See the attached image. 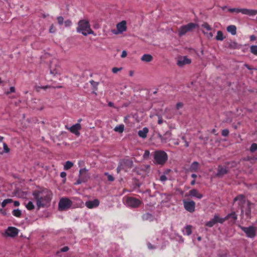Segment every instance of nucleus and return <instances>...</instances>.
I'll return each mask as SVG.
<instances>
[{
	"label": "nucleus",
	"instance_id": "obj_1",
	"mask_svg": "<svg viewBox=\"0 0 257 257\" xmlns=\"http://www.w3.org/2000/svg\"><path fill=\"white\" fill-rule=\"evenodd\" d=\"M34 199L36 201L38 209L45 207L50 202L52 193L48 189H44L41 191H35L33 193Z\"/></svg>",
	"mask_w": 257,
	"mask_h": 257
},
{
	"label": "nucleus",
	"instance_id": "obj_2",
	"mask_svg": "<svg viewBox=\"0 0 257 257\" xmlns=\"http://www.w3.org/2000/svg\"><path fill=\"white\" fill-rule=\"evenodd\" d=\"M234 202H237V204L240 207L241 213L244 214L247 216H249L250 214V203L245 200V197L243 195H239L233 200Z\"/></svg>",
	"mask_w": 257,
	"mask_h": 257
},
{
	"label": "nucleus",
	"instance_id": "obj_3",
	"mask_svg": "<svg viewBox=\"0 0 257 257\" xmlns=\"http://www.w3.org/2000/svg\"><path fill=\"white\" fill-rule=\"evenodd\" d=\"M76 31L84 36H87L88 34L95 35L90 28L89 22L86 20H82L78 22Z\"/></svg>",
	"mask_w": 257,
	"mask_h": 257
},
{
	"label": "nucleus",
	"instance_id": "obj_4",
	"mask_svg": "<svg viewBox=\"0 0 257 257\" xmlns=\"http://www.w3.org/2000/svg\"><path fill=\"white\" fill-rule=\"evenodd\" d=\"M154 158L156 163L163 165L167 160L168 155L164 151H157L154 152Z\"/></svg>",
	"mask_w": 257,
	"mask_h": 257
},
{
	"label": "nucleus",
	"instance_id": "obj_5",
	"mask_svg": "<svg viewBox=\"0 0 257 257\" xmlns=\"http://www.w3.org/2000/svg\"><path fill=\"white\" fill-rule=\"evenodd\" d=\"M133 162L129 159H124L119 162V165L116 169L117 173L121 170L127 171L128 169L132 168Z\"/></svg>",
	"mask_w": 257,
	"mask_h": 257
},
{
	"label": "nucleus",
	"instance_id": "obj_6",
	"mask_svg": "<svg viewBox=\"0 0 257 257\" xmlns=\"http://www.w3.org/2000/svg\"><path fill=\"white\" fill-rule=\"evenodd\" d=\"M72 201L68 198H61L59 202L58 208L60 211L68 209L72 205Z\"/></svg>",
	"mask_w": 257,
	"mask_h": 257
},
{
	"label": "nucleus",
	"instance_id": "obj_7",
	"mask_svg": "<svg viewBox=\"0 0 257 257\" xmlns=\"http://www.w3.org/2000/svg\"><path fill=\"white\" fill-rule=\"evenodd\" d=\"M239 227L246 234L247 237L252 238L255 237L256 229L254 227L252 226L243 227L241 225H239Z\"/></svg>",
	"mask_w": 257,
	"mask_h": 257
},
{
	"label": "nucleus",
	"instance_id": "obj_8",
	"mask_svg": "<svg viewBox=\"0 0 257 257\" xmlns=\"http://www.w3.org/2000/svg\"><path fill=\"white\" fill-rule=\"evenodd\" d=\"M141 203V201L139 199L131 197H127L125 200V204L126 205L132 208L139 207Z\"/></svg>",
	"mask_w": 257,
	"mask_h": 257
},
{
	"label": "nucleus",
	"instance_id": "obj_9",
	"mask_svg": "<svg viewBox=\"0 0 257 257\" xmlns=\"http://www.w3.org/2000/svg\"><path fill=\"white\" fill-rule=\"evenodd\" d=\"M197 25L194 23H189L187 25L181 26L179 29V35L182 36L187 32H189L196 27Z\"/></svg>",
	"mask_w": 257,
	"mask_h": 257
},
{
	"label": "nucleus",
	"instance_id": "obj_10",
	"mask_svg": "<svg viewBox=\"0 0 257 257\" xmlns=\"http://www.w3.org/2000/svg\"><path fill=\"white\" fill-rule=\"evenodd\" d=\"M201 27L202 28V32L205 35V36L208 39L211 38L213 34L211 32H209L212 30V28L207 23H204Z\"/></svg>",
	"mask_w": 257,
	"mask_h": 257
},
{
	"label": "nucleus",
	"instance_id": "obj_11",
	"mask_svg": "<svg viewBox=\"0 0 257 257\" xmlns=\"http://www.w3.org/2000/svg\"><path fill=\"white\" fill-rule=\"evenodd\" d=\"M184 208L190 212H193L195 210V203L193 201L183 200Z\"/></svg>",
	"mask_w": 257,
	"mask_h": 257
},
{
	"label": "nucleus",
	"instance_id": "obj_12",
	"mask_svg": "<svg viewBox=\"0 0 257 257\" xmlns=\"http://www.w3.org/2000/svg\"><path fill=\"white\" fill-rule=\"evenodd\" d=\"M19 230L15 227H9L5 232V234L7 236L15 237L18 235Z\"/></svg>",
	"mask_w": 257,
	"mask_h": 257
},
{
	"label": "nucleus",
	"instance_id": "obj_13",
	"mask_svg": "<svg viewBox=\"0 0 257 257\" xmlns=\"http://www.w3.org/2000/svg\"><path fill=\"white\" fill-rule=\"evenodd\" d=\"M191 63V60L190 59L188 58L187 56H183L178 59L177 64L179 67H183Z\"/></svg>",
	"mask_w": 257,
	"mask_h": 257
},
{
	"label": "nucleus",
	"instance_id": "obj_14",
	"mask_svg": "<svg viewBox=\"0 0 257 257\" xmlns=\"http://www.w3.org/2000/svg\"><path fill=\"white\" fill-rule=\"evenodd\" d=\"M67 129H68L72 133L77 135H79V131L81 129V125L79 123H77L70 127L66 126Z\"/></svg>",
	"mask_w": 257,
	"mask_h": 257
},
{
	"label": "nucleus",
	"instance_id": "obj_15",
	"mask_svg": "<svg viewBox=\"0 0 257 257\" xmlns=\"http://www.w3.org/2000/svg\"><path fill=\"white\" fill-rule=\"evenodd\" d=\"M99 204V201L98 199H94L91 201L86 202V206L89 209H92L97 207Z\"/></svg>",
	"mask_w": 257,
	"mask_h": 257
},
{
	"label": "nucleus",
	"instance_id": "obj_16",
	"mask_svg": "<svg viewBox=\"0 0 257 257\" xmlns=\"http://www.w3.org/2000/svg\"><path fill=\"white\" fill-rule=\"evenodd\" d=\"M241 13L244 15H246L249 16H253L257 14V10L248 9H241Z\"/></svg>",
	"mask_w": 257,
	"mask_h": 257
},
{
	"label": "nucleus",
	"instance_id": "obj_17",
	"mask_svg": "<svg viewBox=\"0 0 257 257\" xmlns=\"http://www.w3.org/2000/svg\"><path fill=\"white\" fill-rule=\"evenodd\" d=\"M116 28L118 31V33H121L125 31L126 30V22L125 21L121 22L116 25ZM114 33L117 34V33Z\"/></svg>",
	"mask_w": 257,
	"mask_h": 257
},
{
	"label": "nucleus",
	"instance_id": "obj_18",
	"mask_svg": "<svg viewBox=\"0 0 257 257\" xmlns=\"http://www.w3.org/2000/svg\"><path fill=\"white\" fill-rule=\"evenodd\" d=\"M189 193L191 196L196 197L199 199L203 197V195L195 189L191 190Z\"/></svg>",
	"mask_w": 257,
	"mask_h": 257
},
{
	"label": "nucleus",
	"instance_id": "obj_19",
	"mask_svg": "<svg viewBox=\"0 0 257 257\" xmlns=\"http://www.w3.org/2000/svg\"><path fill=\"white\" fill-rule=\"evenodd\" d=\"M148 132V128L147 127H144L143 130L139 131L138 135L140 137L144 139L147 137Z\"/></svg>",
	"mask_w": 257,
	"mask_h": 257
},
{
	"label": "nucleus",
	"instance_id": "obj_20",
	"mask_svg": "<svg viewBox=\"0 0 257 257\" xmlns=\"http://www.w3.org/2000/svg\"><path fill=\"white\" fill-rule=\"evenodd\" d=\"M142 218L145 221H152L154 220V217L152 214L146 213L143 215Z\"/></svg>",
	"mask_w": 257,
	"mask_h": 257
},
{
	"label": "nucleus",
	"instance_id": "obj_21",
	"mask_svg": "<svg viewBox=\"0 0 257 257\" xmlns=\"http://www.w3.org/2000/svg\"><path fill=\"white\" fill-rule=\"evenodd\" d=\"M141 60L142 61L146 62H150L153 60V57L150 54H144L142 56L141 58Z\"/></svg>",
	"mask_w": 257,
	"mask_h": 257
},
{
	"label": "nucleus",
	"instance_id": "obj_22",
	"mask_svg": "<svg viewBox=\"0 0 257 257\" xmlns=\"http://www.w3.org/2000/svg\"><path fill=\"white\" fill-rule=\"evenodd\" d=\"M199 168V163L197 162H193L189 170L191 172H197Z\"/></svg>",
	"mask_w": 257,
	"mask_h": 257
},
{
	"label": "nucleus",
	"instance_id": "obj_23",
	"mask_svg": "<svg viewBox=\"0 0 257 257\" xmlns=\"http://www.w3.org/2000/svg\"><path fill=\"white\" fill-rule=\"evenodd\" d=\"M228 32L231 33L232 35L236 34V27L234 25H230L226 28Z\"/></svg>",
	"mask_w": 257,
	"mask_h": 257
},
{
	"label": "nucleus",
	"instance_id": "obj_24",
	"mask_svg": "<svg viewBox=\"0 0 257 257\" xmlns=\"http://www.w3.org/2000/svg\"><path fill=\"white\" fill-rule=\"evenodd\" d=\"M183 232L184 235H190L192 233V226H186Z\"/></svg>",
	"mask_w": 257,
	"mask_h": 257
},
{
	"label": "nucleus",
	"instance_id": "obj_25",
	"mask_svg": "<svg viewBox=\"0 0 257 257\" xmlns=\"http://www.w3.org/2000/svg\"><path fill=\"white\" fill-rule=\"evenodd\" d=\"M227 173V170L226 168L219 167L218 169L217 175L219 176H222Z\"/></svg>",
	"mask_w": 257,
	"mask_h": 257
},
{
	"label": "nucleus",
	"instance_id": "obj_26",
	"mask_svg": "<svg viewBox=\"0 0 257 257\" xmlns=\"http://www.w3.org/2000/svg\"><path fill=\"white\" fill-rule=\"evenodd\" d=\"M124 126L123 124H119L114 128V131L119 133H122L124 131Z\"/></svg>",
	"mask_w": 257,
	"mask_h": 257
},
{
	"label": "nucleus",
	"instance_id": "obj_27",
	"mask_svg": "<svg viewBox=\"0 0 257 257\" xmlns=\"http://www.w3.org/2000/svg\"><path fill=\"white\" fill-rule=\"evenodd\" d=\"M213 217L216 221V223L217 222L222 223L225 220H226V216H225L224 218H221L219 217L217 215H215Z\"/></svg>",
	"mask_w": 257,
	"mask_h": 257
},
{
	"label": "nucleus",
	"instance_id": "obj_28",
	"mask_svg": "<svg viewBox=\"0 0 257 257\" xmlns=\"http://www.w3.org/2000/svg\"><path fill=\"white\" fill-rule=\"evenodd\" d=\"M26 207L29 210H32L34 209L35 206L32 201H30L25 205Z\"/></svg>",
	"mask_w": 257,
	"mask_h": 257
},
{
	"label": "nucleus",
	"instance_id": "obj_29",
	"mask_svg": "<svg viewBox=\"0 0 257 257\" xmlns=\"http://www.w3.org/2000/svg\"><path fill=\"white\" fill-rule=\"evenodd\" d=\"M226 220L229 218H231L233 221H235L237 219V215L234 212H232L230 214H227L226 216Z\"/></svg>",
	"mask_w": 257,
	"mask_h": 257
},
{
	"label": "nucleus",
	"instance_id": "obj_30",
	"mask_svg": "<svg viewBox=\"0 0 257 257\" xmlns=\"http://www.w3.org/2000/svg\"><path fill=\"white\" fill-rule=\"evenodd\" d=\"M224 38L222 32L220 31H218L215 39L218 41H222Z\"/></svg>",
	"mask_w": 257,
	"mask_h": 257
},
{
	"label": "nucleus",
	"instance_id": "obj_31",
	"mask_svg": "<svg viewBox=\"0 0 257 257\" xmlns=\"http://www.w3.org/2000/svg\"><path fill=\"white\" fill-rule=\"evenodd\" d=\"M73 166V164L72 162L68 161L66 162L64 166V169L65 170H68L70 169L72 166Z\"/></svg>",
	"mask_w": 257,
	"mask_h": 257
},
{
	"label": "nucleus",
	"instance_id": "obj_32",
	"mask_svg": "<svg viewBox=\"0 0 257 257\" xmlns=\"http://www.w3.org/2000/svg\"><path fill=\"white\" fill-rule=\"evenodd\" d=\"M13 214L14 216H15L16 217H20L22 215V212L19 209H14L13 211Z\"/></svg>",
	"mask_w": 257,
	"mask_h": 257
},
{
	"label": "nucleus",
	"instance_id": "obj_33",
	"mask_svg": "<svg viewBox=\"0 0 257 257\" xmlns=\"http://www.w3.org/2000/svg\"><path fill=\"white\" fill-rule=\"evenodd\" d=\"M216 223V221L215 220L214 217L210 220V221L207 222L205 224L206 226L211 227Z\"/></svg>",
	"mask_w": 257,
	"mask_h": 257
},
{
	"label": "nucleus",
	"instance_id": "obj_34",
	"mask_svg": "<svg viewBox=\"0 0 257 257\" xmlns=\"http://www.w3.org/2000/svg\"><path fill=\"white\" fill-rule=\"evenodd\" d=\"M250 52L255 55H257V45H252L250 47Z\"/></svg>",
	"mask_w": 257,
	"mask_h": 257
},
{
	"label": "nucleus",
	"instance_id": "obj_35",
	"mask_svg": "<svg viewBox=\"0 0 257 257\" xmlns=\"http://www.w3.org/2000/svg\"><path fill=\"white\" fill-rule=\"evenodd\" d=\"M4 151L1 153V154L4 153H8L10 152V149L6 143H3Z\"/></svg>",
	"mask_w": 257,
	"mask_h": 257
},
{
	"label": "nucleus",
	"instance_id": "obj_36",
	"mask_svg": "<svg viewBox=\"0 0 257 257\" xmlns=\"http://www.w3.org/2000/svg\"><path fill=\"white\" fill-rule=\"evenodd\" d=\"M12 202V200L11 199H5L2 203V206L3 207H5L7 204L10 203Z\"/></svg>",
	"mask_w": 257,
	"mask_h": 257
},
{
	"label": "nucleus",
	"instance_id": "obj_37",
	"mask_svg": "<svg viewBox=\"0 0 257 257\" xmlns=\"http://www.w3.org/2000/svg\"><path fill=\"white\" fill-rule=\"evenodd\" d=\"M257 150V144L253 143L250 147V151L254 152Z\"/></svg>",
	"mask_w": 257,
	"mask_h": 257
},
{
	"label": "nucleus",
	"instance_id": "obj_38",
	"mask_svg": "<svg viewBox=\"0 0 257 257\" xmlns=\"http://www.w3.org/2000/svg\"><path fill=\"white\" fill-rule=\"evenodd\" d=\"M51 74H53L54 76H56L57 74H60V71L58 68L54 70L51 69Z\"/></svg>",
	"mask_w": 257,
	"mask_h": 257
},
{
	"label": "nucleus",
	"instance_id": "obj_39",
	"mask_svg": "<svg viewBox=\"0 0 257 257\" xmlns=\"http://www.w3.org/2000/svg\"><path fill=\"white\" fill-rule=\"evenodd\" d=\"M241 9L232 8V9H228V11L229 12H231V13L236 12L237 13H241Z\"/></svg>",
	"mask_w": 257,
	"mask_h": 257
},
{
	"label": "nucleus",
	"instance_id": "obj_40",
	"mask_svg": "<svg viewBox=\"0 0 257 257\" xmlns=\"http://www.w3.org/2000/svg\"><path fill=\"white\" fill-rule=\"evenodd\" d=\"M58 23L60 25H62L64 23V19L62 17L59 16L57 18Z\"/></svg>",
	"mask_w": 257,
	"mask_h": 257
},
{
	"label": "nucleus",
	"instance_id": "obj_41",
	"mask_svg": "<svg viewBox=\"0 0 257 257\" xmlns=\"http://www.w3.org/2000/svg\"><path fill=\"white\" fill-rule=\"evenodd\" d=\"M104 175L106 176L107 177V179L109 181H113L114 180V178H113V177L109 174L108 173L106 172L104 173Z\"/></svg>",
	"mask_w": 257,
	"mask_h": 257
},
{
	"label": "nucleus",
	"instance_id": "obj_42",
	"mask_svg": "<svg viewBox=\"0 0 257 257\" xmlns=\"http://www.w3.org/2000/svg\"><path fill=\"white\" fill-rule=\"evenodd\" d=\"M167 180V178L165 174L162 175L160 177V180L162 182H165Z\"/></svg>",
	"mask_w": 257,
	"mask_h": 257
},
{
	"label": "nucleus",
	"instance_id": "obj_43",
	"mask_svg": "<svg viewBox=\"0 0 257 257\" xmlns=\"http://www.w3.org/2000/svg\"><path fill=\"white\" fill-rule=\"evenodd\" d=\"M122 70V68L121 67H119V68H117V67H113L112 69V72L113 73H117L118 71H120Z\"/></svg>",
	"mask_w": 257,
	"mask_h": 257
},
{
	"label": "nucleus",
	"instance_id": "obj_44",
	"mask_svg": "<svg viewBox=\"0 0 257 257\" xmlns=\"http://www.w3.org/2000/svg\"><path fill=\"white\" fill-rule=\"evenodd\" d=\"M64 25L65 27H69L71 26L72 23L71 21L67 20L64 22Z\"/></svg>",
	"mask_w": 257,
	"mask_h": 257
},
{
	"label": "nucleus",
	"instance_id": "obj_45",
	"mask_svg": "<svg viewBox=\"0 0 257 257\" xmlns=\"http://www.w3.org/2000/svg\"><path fill=\"white\" fill-rule=\"evenodd\" d=\"M229 131L227 129L223 130L222 131V135L224 137H226L228 135Z\"/></svg>",
	"mask_w": 257,
	"mask_h": 257
},
{
	"label": "nucleus",
	"instance_id": "obj_46",
	"mask_svg": "<svg viewBox=\"0 0 257 257\" xmlns=\"http://www.w3.org/2000/svg\"><path fill=\"white\" fill-rule=\"evenodd\" d=\"M55 32H56V29L54 27V25H52L49 28V32L51 33H55Z\"/></svg>",
	"mask_w": 257,
	"mask_h": 257
},
{
	"label": "nucleus",
	"instance_id": "obj_47",
	"mask_svg": "<svg viewBox=\"0 0 257 257\" xmlns=\"http://www.w3.org/2000/svg\"><path fill=\"white\" fill-rule=\"evenodd\" d=\"M183 104L182 102H178L176 104V107L177 109H179L183 107Z\"/></svg>",
	"mask_w": 257,
	"mask_h": 257
},
{
	"label": "nucleus",
	"instance_id": "obj_48",
	"mask_svg": "<svg viewBox=\"0 0 257 257\" xmlns=\"http://www.w3.org/2000/svg\"><path fill=\"white\" fill-rule=\"evenodd\" d=\"M85 181V180L84 179H82L80 177V178L77 181L75 184H79L81 183L82 182H84Z\"/></svg>",
	"mask_w": 257,
	"mask_h": 257
},
{
	"label": "nucleus",
	"instance_id": "obj_49",
	"mask_svg": "<svg viewBox=\"0 0 257 257\" xmlns=\"http://www.w3.org/2000/svg\"><path fill=\"white\" fill-rule=\"evenodd\" d=\"M15 91V88L13 86H12L10 88V91H8L6 92L7 94H9L10 92H14Z\"/></svg>",
	"mask_w": 257,
	"mask_h": 257
},
{
	"label": "nucleus",
	"instance_id": "obj_50",
	"mask_svg": "<svg viewBox=\"0 0 257 257\" xmlns=\"http://www.w3.org/2000/svg\"><path fill=\"white\" fill-rule=\"evenodd\" d=\"M69 250L68 246H64L61 248L60 250L61 252H66Z\"/></svg>",
	"mask_w": 257,
	"mask_h": 257
},
{
	"label": "nucleus",
	"instance_id": "obj_51",
	"mask_svg": "<svg viewBox=\"0 0 257 257\" xmlns=\"http://www.w3.org/2000/svg\"><path fill=\"white\" fill-rule=\"evenodd\" d=\"M237 44L236 42H233L231 44H230V46L233 48H237Z\"/></svg>",
	"mask_w": 257,
	"mask_h": 257
},
{
	"label": "nucleus",
	"instance_id": "obj_52",
	"mask_svg": "<svg viewBox=\"0 0 257 257\" xmlns=\"http://www.w3.org/2000/svg\"><path fill=\"white\" fill-rule=\"evenodd\" d=\"M127 55V52L125 51H123L122 52V53H121V57L122 58H124Z\"/></svg>",
	"mask_w": 257,
	"mask_h": 257
},
{
	"label": "nucleus",
	"instance_id": "obj_53",
	"mask_svg": "<svg viewBox=\"0 0 257 257\" xmlns=\"http://www.w3.org/2000/svg\"><path fill=\"white\" fill-rule=\"evenodd\" d=\"M249 38H250V40L251 41H254V40H256V36H254V35H251V36H250Z\"/></svg>",
	"mask_w": 257,
	"mask_h": 257
},
{
	"label": "nucleus",
	"instance_id": "obj_54",
	"mask_svg": "<svg viewBox=\"0 0 257 257\" xmlns=\"http://www.w3.org/2000/svg\"><path fill=\"white\" fill-rule=\"evenodd\" d=\"M60 176L62 178H65V177L66 176V173L64 172H62L60 173Z\"/></svg>",
	"mask_w": 257,
	"mask_h": 257
},
{
	"label": "nucleus",
	"instance_id": "obj_55",
	"mask_svg": "<svg viewBox=\"0 0 257 257\" xmlns=\"http://www.w3.org/2000/svg\"><path fill=\"white\" fill-rule=\"evenodd\" d=\"M86 170L85 169H81L79 171L80 175H81L83 173H86Z\"/></svg>",
	"mask_w": 257,
	"mask_h": 257
},
{
	"label": "nucleus",
	"instance_id": "obj_56",
	"mask_svg": "<svg viewBox=\"0 0 257 257\" xmlns=\"http://www.w3.org/2000/svg\"><path fill=\"white\" fill-rule=\"evenodd\" d=\"M14 205L15 206H19L20 205V202L18 201H15L14 202Z\"/></svg>",
	"mask_w": 257,
	"mask_h": 257
},
{
	"label": "nucleus",
	"instance_id": "obj_57",
	"mask_svg": "<svg viewBox=\"0 0 257 257\" xmlns=\"http://www.w3.org/2000/svg\"><path fill=\"white\" fill-rule=\"evenodd\" d=\"M150 152L148 151H146L144 153V156L145 157H148L149 156Z\"/></svg>",
	"mask_w": 257,
	"mask_h": 257
},
{
	"label": "nucleus",
	"instance_id": "obj_58",
	"mask_svg": "<svg viewBox=\"0 0 257 257\" xmlns=\"http://www.w3.org/2000/svg\"><path fill=\"white\" fill-rule=\"evenodd\" d=\"M108 105L110 107H113L114 106L113 103H112V102H109L108 103Z\"/></svg>",
	"mask_w": 257,
	"mask_h": 257
},
{
	"label": "nucleus",
	"instance_id": "obj_59",
	"mask_svg": "<svg viewBox=\"0 0 257 257\" xmlns=\"http://www.w3.org/2000/svg\"><path fill=\"white\" fill-rule=\"evenodd\" d=\"M148 247L149 249H153V247L152 246V245L151 244V243H148Z\"/></svg>",
	"mask_w": 257,
	"mask_h": 257
},
{
	"label": "nucleus",
	"instance_id": "obj_60",
	"mask_svg": "<svg viewBox=\"0 0 257 257\" xmlns=\"http://www.w3.org/2000/svg\"><path fill=\"white\" fill-rule=\"evenodd\" d=\"M163 119L162 118H159L158 120V123L159 124H162L163 123Z\"/></svg>",
	"mask_w": 257,
	"mask_h": 257
},
{
	"label": "nucleus",
	"instance_id": "obj_61",
	"mask_svg": "<svg viewBox=\"0 0 257 257\" xmlns=\"http://www.w3.org/2000/svg\"><path fill=\"white\" fill-rule=\"evenodd\" d=\"M191 177L195 179L197 177V175L195 174H192Z\"/></svg>",
	"mask_w": 257,
	"mask_h": 257
},
{
	"label": "nucleus",
	"instance_id": "obj_62",
	"mask_svg": "<svg viewBox=\"0 0 257 257\" xmlns=\"http://www.w3.org/2000/svg\"><path fill=\"white\" fill-rule=\"evenodd\" d=\"M190 184H191V185H194L195 184V179L193 180L191 182Z\"/></svg>",
	"mask_w": 257,
	"mask_h": 257
},
{
	"label": "nucleus",
	"instance_id": "obj_63",
	"mask_svg": "<svg viewBox=\"0 0 257 257\" xmlns=\"http://www.w3.org/2000/svg\"><path fill=\"white\" fill-rule=\"evenodd\" d=\"M185 146L186 147H188L189 146V143L186 141H185Z\"/></svg>",
	"mask_w": 257,
	"mask_h": 257
},
{
	"label": "nucleus",
	"instance_id": "obj_64",
	"mask_svg": "<svg viewBox=\"0 0 257 257\" xmlns=\"http://www.w3.org/2000/svg\"><path fill=\"white\" fill-rule=\"evenodd\" d=\"M4 140V137L0 136V143L2 142Z\"/></svg>",
	"mask_w": 257,
	"mask_h": 257
}]
</instances>
